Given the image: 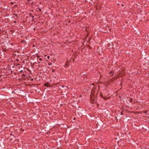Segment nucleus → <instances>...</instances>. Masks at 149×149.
Returning <instances> with one entry per match:
<instances>
[{"mask_svg":"<svg viewBox=\"0 0 149 149\" xmlns=\"http://www.w3.org/2000/svg\"><path fill=\"white\" fill-rule=\"evenodd\" d=\"M104 96L101 93H100V96L104 100H106L107 99H109L110 97H107L109 94L108 92V90L107 89H105L104 91Z\"/></svg>","mask_w":149,"mask_h":149,"instance_id":"obj_1","label":"nucleus"},{"mask_svg":"<svg viewBox=\"0 0 149 149\" xmlns=\"http://www.w3.org/2000/svg\"><path fill=\"white\" fill-rule=\"evenodd\" d=\"M97 100V98L95 97L94 96L91 95V96L90 100L92 104L95 103V101H96Z\"/></svg>","mask_w":149,"mask_h":149,"instance_id":"obj_2","label":"nucleus"},{"mask_svg":"<svg viewBox=\"0 0 149 149\" xmlns=\"http://www.w3.org/2000/svg\"><path fill=\"white\" fill-rule=\"evenodd\" d=\"M51 78V80H52L53 81H54L55 80H57V79H56V77H54V76L52 75L50 76Z\"/></svg>","mask_w":149,"mask_h":149,"instance_id":"obj_3","label":"nucleus"},{"mask_svg":"<svg viewBox=\"0 0 149 149\" xmlns=\"http://www.w3.org/2000/svg\"><path fill=\"white\" fill-rule=\"evenodd\" d=\"M114 72L113 71H111L109 72V74L111 75H113V74Z\"/></svg>","mask_w":149,"mask_h":149,"instance_id":"obj_4","label":"nucleus"},{"mask_svg":"<svg viewBox=\"0 0 149 149\" xmlns=\"http://www.w3.org/2000/svg\"><path fill=\"white\" fill-rule=\"evenodd\" d=\"M50 85L48 83H46L44 84V86L47 87H49Z\"/></svg>","mask_w":149,"mask_h":149,"instance_id":"obj_5","label":"nucleus"},{"mask_svg":"<svg viewBox=\"0 0 149 149\" xmlns=\"http://www.w3.org/2000/svg\"><path fill=\"white\" fill-rule=\"evenodd\" d=\"M123 111H121V112H120V114L121 115H123Z\"/></svg>","mask_w":149,"mask_h":149,"instance_id":"obj_6","label":"nucleus"},{"mask_svg":"<svg viewBox=\"0 0 149 149\" xmlns=\"http://www.w3.org/2000/svg\"><path fill=\"white\" fill-rule=\"evenodd\" d=\"M1 98L2 99V100H3L4 99V97L3 96H2V97H0V98Z\"/></svg>","mask_w":149,"mask_h":149,"instance_id":"obj_7","label":"nucleus"},{"mask_svg":"<svg viewBox=\"0 0 149 149\" xmlns=\"http://www.w3.org/2000/svg\"><path fill=\"white\" fill-rule=\"evenodd\" d=\"M52 72H54L55 71V70L53 69H52Z\"/></svg>","mask_w":149,"mask_h":149,"instance_id":"obj_8","label":"nucleus"},{"mask_svg":"<svg viewBox=\"0 0 149 149\" xmlns=\"http://www.w3.org/2000/svg\"><path fill=\"white\" fill-rule=\"evenodd\" d=\"M148 35H146V36H145V38H148Z\"/></svg>","mask_w":149,"mask_h":149,"instance_id":"obj_9","label":"nucleus"},{"mask_svg":"<svg viewBox=\"0 0 149 149\" xmlns=\"http://www.w3.org/2000/svg\"><path fill=\"white\" fill-rule=\"evenodd\" d=\"M22 42H26L25 41H24V40H22Z\"/></svg>","mask_w":149,"mask_h":149,"instance_id":"obj_10","label":"nucleus"},{"mask_svg":"<svg viewBox=\"0 0 149 149\" xmlns=\"http://www.w3.org/2000/svg\"><path fill=\"white\" fill-rule=\"evenodd\" d=\"M10 3H11V4H14V3L13 2H10Z\"/></svg>","mask_w":149,"mask_h":149,"instance_id":"obj_11","label":"nucleus"},{"mask_svg":"<svg viewBox=\"0 0 149 149\" xmlns=\"http://www.w3.org/2000/svg\"><path fill=\"white\" fill-rule=\"evenodd\" d=\"M10 136H13V137H14V136L13 135H12V133H11V134H10Z\"/></svg>","mask_w":149,"mask_h":149,"instance_id":"obj_12","label":"nucleus"},{"mask_svg":"<svg viewBox=\"0 0 149 149\" xmlns=\"http://www.w3.org/2000/svg\"><path fill=\"white\" fill-rule=\"evenodd\" d=\"M39 60H40V61H42V58H40L39 59Z\"/></svg>","mask_w":149,"mask_h":149,"instance_id":"obj_13","label":"nucleus"},{"mask_svg":"<svg viewBox=\"0 0 149 149\" xmlns=\"http://www.w3.org/2000/svg\"><path fill=\"white\" fill-rule=\"evenodd\" d=\"M14 15H15V16H17V14H15Z\"/></svg>","mask_w":149,"mask_h":149,"instance_id":"obj_14","label":"nucleus"},{"mask_svg":"<svg viewBox=\"0 0 149 149\" xmlns=\"http://www.w3.org/2000/svg\"><path fill=\"white\" fill-rule=\"evenodd\" d=\"M49 56H47V58L48 59H49Z\"/></svg>","mask_w":149,"mask_h":149,"instance_id":"obj_15","label":"nucleus"},{"mask_svg":"<svg viewBox=\"0 0 149 149\" xmlns=\"http://www.w3.org/2000/svg\"><path fill=\"white\" fill-rule=\"evenodd\" d=\"M39 10L41 11V9L40 8H39Z\"/></svg>","mask_w":149,"mask_h":149,"instance_id":"obj_16","label":"nucleus"},{"mask_svg":"<svg viewBox=\"0 0 149 149\" xmlns=\"http://www.w3.org/2000/svg\"><path fill=\"white\" fill-rule=\"evenodd\" d=\"M132 99H131V102H132Z\"/></svg>","mask_w":149,"mask_h":149,"instance_id":"obj_17","label":"nucleus"},{"mask_svg":"<svg viewBox=\"0 0 149 149\" xmlns=\"http://www.w3.org/2000/svg\"><path fill=\"white\" fill-rule=\"evenodd\" d=\"M13 139V138H11L10 139V141L12 140Z\"/></svg>","mask_w":149,"mask_h":149,"instance_id":"obj_18","label":"nucleus"},{"mask_svg":"<svg viewBox=\"0 0 149 149\" xmlns=\"http://www.w3.org/2000/svg\"><path fill=\"white\" fill-rule=\"evenodd\" d=\"M14 22L15 23H16V22H15V21H14Z\"/></svg>","mask_w":149,"mask_h":149,"instance_id":"obj_19","label":"nucleus"},{"mask_svg":"<svg viewBox=\"0 0 149 149\" xmlns=\"http://www.w3.org/2000/svg\"><path fill=\"white\" fill-rule=\"evenodd\" d=\"M110 45V44H108V45Z\"/></svg>","mask_w":149,"mask_h":149,"instance_id":"obj_20","label":"nucleus"},{"mask_svg":"<svg viewBox=\"0 0 149 149\" xmlns=\"http://www.w3.org/2000/svg\"><path fill=\"white\" fill-rule=\"evenodd\" d=\"M32 18H33L34 17L33 16H32Z\"/></svg>","mask_w":149,"mask_h":149,"instance_id":"obj_21","label":"nucleus"},{"mask_svg":"<svg viewBox=\"0 0 149 149\" xmlns=\"http://www.w3.org/2000/svg\"><path fill=\"white\" fill-rule=\"evenodd\" d=\"M38 63H40V62H39Z\"/></svg>","mask_w":149,"mask_h":149,"instance_id":"obj_22","label":"nucleus"}]
</instances>
